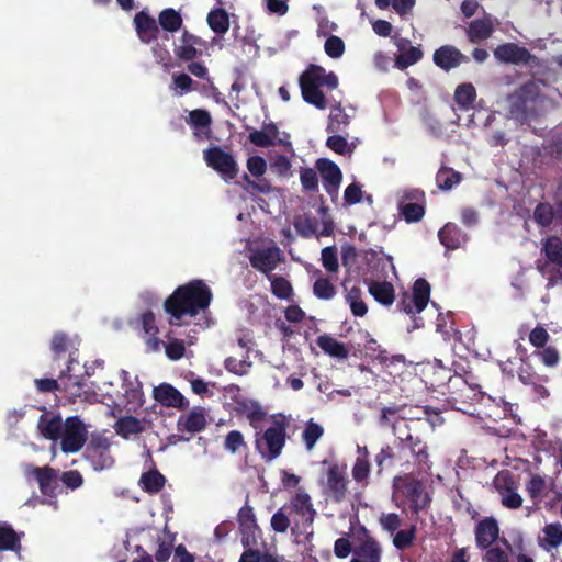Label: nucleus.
<instances>
[{
    "label": "nucleus",
    "mask_w": 562,
    "mask_h": 562,
    "mask_svg": "<svg viewBox=\"0 0 562 562\" xmlns=\"http://www.w3.org/2000/svg\"><path fill=\"white\" fill-rule=\"evenodd\" d=\"M294 228L300 236L311 238L317 232V222L310 216H301L295 220Z\"/></svg>",
    "instance_id": "obj_56"
},
{
    "label": "nucleus",
    "mask_w": 562,
    "mask_h": 562,
    "mask_svg": "<svg viewBox=\"0 0 562 562\" xmlns=\"http://www.w3.org/2000/svg\"><path fill=\"white\" fill-rule=\"evenodd\" d=\"M355 541L353 558L349 562H381V544L364 526L356 530Z\"/></svg>",
    "instance_id": "obj_12"
},
{
    "label": "nucleus",
    "mask_w": 562,
    "mask_h": 562,
    "mask_svg": "<svg viewBox=\"0 0 562 562\" xmlns=\"http://www.w3.org/2000/svg\"><path fill=\"white\" fill-rule=\"evenodd\" d=\"M395 445L398 450L400 460H403V453L408 451L413 459V464L418 472L427 473L430 471L432 463L430 461L429 447L419 435L408 431L404 437L396 436Z\"/></svg>",
    "instance_id": "obj_5"
},
{
    "label": "nucleus",
    "mask_w": 562,
    "mask_h": 562,
    "mask_svg": "<svg viewBox=\"0 0 562 562\" xmlns=\"http://www.w3.org/2000/svg\"><path fill=\"white\" fill-rule=\"evenodd\" d=\"M238 412L246 416L255 432L261 430V424L266 422L268 417V413L258 402H250L249 404L243 402L239 404Z\"/></svg>",
    "instance_id": "obj_34"
},
{
    "label": "nucleus",
    "mask_w": 562,
    "mask_h": 562,
    "mask_svg": "<svg viewBox=\"0 0 562 562\" xmlns=\"http://www.w3.org/2000/svg\"><path fill=\"white\" fill-rule=\"evenodd\" d=\"M542 252L547 261H538L537 269L541 274H548L549 285H554L558 280H562V240L560 237H547L542 246Z\"/></svg>",
    "instance_id": "obj_8"
},
{
    "label": "nucleus",
    "mask_w": 562,
    "mask_h": 562,
    "mask_svg": "<svg viewBox=\"0 0 562 562\" xmlns=\"http://www.w3.org/2000/svg\"><path fill=\"white\" fill-rule=\"evenodd\" d=\"M540 95L539 86L533 81L524 83L509 95V114L520 123H526L537 115L536 102Z\"/></svg>",
    "instance_id": "obj_4"
},
{
    "label": "nucleus",
    "mask_w": 562,
    "mask_h": 562,
    "mask_svg": "<svg viewBox=\"0 0 562 562\" xmlns=\"http://www.w3.org/2000/svg\"><path fill=\"white\" fill-rule=\"evenodd\" d=\"M323 180L324 190L333 201L338 199L339 187L342 180V172L337 164L327 159L318 158L315 164Z\"/></svg>",
    "instance_id": "obj_19"
},
{
    "label": "nucleus",
    "mask_w": 562,
    "mask_h": 562,
    "mask_svg": "<svg viewBox=\"0 0 562 562\" xmlns=\"http://www.w3.org/2000/svg\"><path fill=\"white\" fill-rule=\"evenodd\" d=\"M369 293L376 302L385 306L392 305L395 300L394 286L387 281L372 282L369 286Z\"/></svg>",
    "instance_id": "obj_38"
},
{
    "label": "nucleus",
    "mask_w": 562,
    "mask_h": 562,
    "mask_svg": "<svg viewBox=\"0 0 562 562\" xmlns=\"http://www.w3.org/2000/svg\"><path fill=\"white\" fill-rule=\"evenodd\" d=\"M187 123L194 128V136L198 139L209 138L211 135L210 126L212 117L209 111L195 109L189 112Z\"/></svg>",
    "instance_id": "obj_31"
},
{
    "label": "nucleus",
    "mask_w": 562,
    "mask_h": 562,
    "mask_svg": "<svg viewBox=\"0 0 562 562\" xmlns=\"http://www.w3.org/2000/svg\"><path fill=\"white\" fill-rule=\"evenodd\" d=\"M111 441L101 434L92 435L85 450V458L90 462L93 470L102 471L110 469L114 464V458L111 454Z\"/></svg>",
    "instance_id": "obj_11"
},
{
    "label": "nucleus",
    "mask_w": 562,
    "mask_h": 562,
    "mask_svg": "<svg viewBox=\"0 0 562 562\" xmlns=\"http://www.w3.org/2000/svg\"><path fill=\"white\" fill-rule=\"evenodd\" d=\"M461 179V173L449 167H441L436 175L437 186L442 191L451 190Z\"/></svg>",
    "instance_id": "obj_42"
},
{
    "label": "nucleus",
    "mask_w": 562,
    "mask_h": 562,
    "mask_svg": "<svg viewBox=\"0 0 562 562\" xmlns=\"http://www.w3.org/2000/svg\"><path fill=\"white\" fill-rule=\"evenodd\" d=\"M423 50L419 47L409 46L408 49L403 50L395 59V66L398 69H405L415 65L423 58Z\"/></svg>",
    "instance_id": "obj_48"
},
{
    "label": "nucleus",
    "mask_w": 562,
    "mask_h": 562,
    "mask_svg": "<svg viewBox=\"0 0 562 562\" xmlns=\"http://www.w3.org/2000/svg\"><path fill=\"white\" fill-rule=\"evenodd\" d=\"M416 530L417 528L415 525H412L405 530H397L393 533V546L400 551L406 550L414 543L416 539Z\"/></svg>",
    "instance_id": "obj_49"
},
{
    "label": "nucleus",
    "mask_w": 562,
    "mask_h": 562,
    "mask_svg": "<svg viewBox=\"0 0 562 562\" xmlns=\"http://www.w3.org/2000/svg\"><path fill=\"white\" fill-rule=\"evenodd\" d=\"M448 387L449 392L454 395L453 401L456 402H473L477 400L482 394L477 384L471 385L460 375L456 376L454 379L449 378Z\"/></svg>",
    "instance_id": "obj_27"
},
{
    "label": "nucleus",
    "mask_w": 562,
    "mask_h": 562,
    "mask_svg": "<svg viewBox=\"0 0 562 562\" xmlns=\"http://www.w3.org/2000/svg\"><path fill=\"white\" fill-rule=\"evenodd\" d=\"M280 249L277 246L254 252L249 260L252 268L268 274L273 271L280 261Z\"/></svg>",
    "instance_id": "obj_28"
},
{
    "label": "nucleus",
    "mask_w": 562,
    "mask_h": 562,
    "mask_svg": "<svg viewBox=\"0 0 562 562\" xmlns=\"http://www.w3.org/2000/svg\"><path fill=\"white\" fill-rule=\"evenodd\" d=\"M194 81L192 78L186 72H175L172 75V82L170 85V90L173 91L177 95L187 94L193 90H195Z\"/></svg>",
    "instance_id": "obj_47"
},
{
    "label": "nucleus",
    "mask_w": 562,
    "mask_h": 562,
    "mask_svg": "<svg viewBox=\"0 0 562 562\" xmlns=\"http://www.w3.org/2000/svg\"><path fill=\"white\" fill-rule=\"evenodd\" d=\"M544 538L540 542V546L550 550L552 548H558L562 543V525L559 522L549 524L543 528Z\"/></svg>",
    "instance_id": "obj_43"
},
{
    "label": "nucleus",
    "mask_w": 562,
    "mask_h": 562,
    "mask_svg": "<svg viewBox=\"0 0 562 562\" xmlns=\"http://www.w3.org/2000/svg\"><path fill=\"white\" fill-rule=\"evenodd\" d=\"M499 537V527L494 517H485L476 524L475 543L479 549L490 548Z\"/></svg>",
    "instance_id": "obj_25"
},
{
    "label": "nucleus",
    "mask_w": 562,
    "mask_h": 562,
    "mask_svg": "<svg viewBox=\"0 0 562 562\" xmlns=\"http://www.w3.org/2000/svg\"><path fill=\"white\" fill-rule=\"evenodd\" d=\"M166 483L165 476L156 469L144 472L139 479L140 488L149 494L160 492Z\"/></svg>",
    "instance_id": "obj_39"
},
{
    "label": "nucleus",
    "mask_w": 562,
    "mask_h": 562,
    "mask_svg": "<svg viewBox=\"0 0 562 562\" xmlns=\"http://www.w3.org/2000/svg\"><path fill=\"white\" fill-rule=\"evenodd\" d=\"M476 99V90L472 83H461L454 91V101L462 109H469Z\"/></svg>",
    "instance_id": "obj_44"
},
{
    "label": "nucleus",
    "mask_w": 562,
    "mask_h": 562,
    "mask_svg": "<svg viewBox=\"0 0 562 562\" xmlns=\"http://www.w3.org/2000/svg\"><path fill=\"white\" fill-rule=\"evenodd\" d=\"M434 64L445 71L457 68L469 60L460 49L453 45H442L437 48L432 56Z\"/></svg>",
    "instance_id": "obj_23"
},
{
    "label": "nucleus",
    "mask_w": 562,
    "mask_h": 562,
    "mask_svg": "<svg viewBox=\"0 0 562 562\" xmlns=\"http://www.w3.org/2000/svg\"><path fill=\"white\" fill-rule=\"evenodd\" d=\"M370 470H371V465H370L369 460H367L366 458H357L356 462L352 467V470H351L353 480L357 483H359L363 486H367Z\"/></svg>",
    "instance_id": "obj_54"
},
{
    "label": "nucleus",
    "mask_w": 562,
    "mask_h": 562,
    "mask_svg": "<svg viewBox=\"0 0 562 562\" xmlns=\"http://www.w3.org/2000/svg\"><path fill=\"white\" fill-rule=\"evenodd\" d=\"M430 299V284L426 279H417L412 289V295L404 293L397 302V308L414 316V328L423 326V319L415 315L425 310Z\"/></svg>",
    "instance_id": "obj_7"
},
{
    "label": "nucleus",
    "mask_w": 562,
    "mask_h": 562,
    "mask_svg": "<svg viewBox=\"0 0 562 562\" xmlns=\"http://www.w3.org/2000/svg\"><path fill=\"white\" fill-rule=\"evenodd\" d=\"M400 211L407 223L419 222L425 215V207L418 202H402Z\"/></svg>",
    "instance_id": "obj_50"
},
{
    "label": "nucleus",
    "mask_w": 562,
    "mask_h": 562,
    "mask_svg": "<svg viewBox=\"0 0 562 562\" xmlns=\"http://www.w3.org/2000/svg\"><path fill=\"white\" fill-rule=\"evenodd\" d=\"M243 180L247 183L248 192H257L269 194L273 191V187L266 178H260L258 181L251 180L247 173H244Z\"/></svg>",
    "instance_id": "obj_61"
},
{
    "label": "nucleus",
    "mask_w": 562,
    "mask_h": 562,
    "mask_svg": "<svg viewBox=\"0 0 562 562\" xmlns=\"http://www.w3.org/2000/svg\"><path fill=\"white\" fill-rule=\"evenodd\" d=\"M494 25L491 18L476 19L469 23L465 30L470 43L477 44L492 36Z\"/></svg>",
    "instance_id": "obj_32"
},
{
    "label": "nucleus",
    "mask_w": 562,
    "mask_h": 562,
    "mask_svg": "<svg viewBox=\"0 0 562 562\" xmlns=\"http://www.w3.org/2000/svg\"><path fill=\"white\" fill-rule=\"evenodd\" d=\"M286 508L290 513H295L301 518V525L295 521L291 527L292 535H296L300 529L305 532L306 542H311L313 532V522L317 512L313 506L311 496L305 491H299L290 501Z\"/></svg>",
    "instance_id": "obj_6"
},
{
    "label": "nucleus",
    "mask_w": 562,
    "mask_h": 562,
    "mask_svg": "<svg viewBox=\"0 0 562 562\" xmlns=\"http://www.w3.org/2000/svg\"><path fill=\"white\" fill-rule=\"evenodd\" d=\"M153 397L165 407L187 409L189 401L171 384L161 383L153 390Z\"/></svg>",
    "instance_id": "obj_22"
},
{
    "label": "nucleus",
    "mask_w": 562,
    "mask_h": 562,
    "mask_svg": "<svg viewBox=\"0 0 562 562\" xmlns=\"http://www.w3.org/2000/svg\"><path fill=\"white\" fill-rule=\"evenodd\" d=\"M286 427L288 422L282 416L274 419L266 430L255 432V449L266 462L273 461L281 456L288 438Z\"/></svg>",
    "instance_id": "obj_3"
},
{
    "label": "nucleus",
    "mask_w": 562,
    "mask_h": 562,
    "mask_svg": "<svg viewBox=\"0 0 562 562\" xmlns=\"http://www.w3.org/2000/svg\"><path fill=\"white\" fill-rule=\"evenodd\" d=\"M29 474H31L38 483L40 491L43 495L52 496L57 486V470L45 467H29Z\"/></svg>",
    "instance_id": "obj_29"
},
{
    "label": "nucleus",
    "mask_w": 562,
    "mask_h": 562,
    "mask_svg": "<svg viewBox=\"0 0 562 562\" xmlns=\"http://www.w3.org/2000/svg\"><path fill=\"white\" fill-rule=\"evenodd\" d=\"M206 424L205 408L194 406L189 413L179 416L177 429L181 432L198 434L205 429Z\"/></svg>",
    "instance_id": "obj_24"
},
{
    "label": "nucleus",
    "mask_w": 562,
    "mask_h": 562,
    "mask_svg": "<svg viewBox=\"0 0 562 562\" xmlns=\"http://www.w3.org/2000/svg\"><path fill=\"white\" fill-rule=\"evenodd\" d=\"M313 293L319 300H331L336 289L328 278H318L313 284Z\"/></svg>",
    "instance_id": "obj_52"
},
{
    "label": "nucleus",
    "mask_w": 562,
    "mask_h": 562,
    "mask_svg": "<svg viewBox=\"0 0 562 562\" xmlns=\"http://www.w3.org/2000/svg\"><path fill=\"white\" fill-rule=\"evenodd\" d=\"M64 423L65 420H63L59 414L44 411L38 418L37 428L44 438L57 441L61 436Z\"/></svg>",
    "instance_id": "obj_30"
},
{
    "label": "nucleus",
    "mask_w": 562,
    "mask_h": 562,
    "mask_svg": "<svg viewBox=\"0 0 562 562\" xmlns=\"http://www.w3.org/2000/svg\"><path fill=\"white\" fill-rule=\"evenodd\" d=\"M324 428L322 425L310 419L302 432L303 442L308 451L313 450L316 442L323 437Z\"/></svg>",
    "instance_id": "obj_45"
},
{
    "label": "nucleus",
    "mask_w": 562,
    "mask_h": 562,
    "mask_svg": "<svg viewBox=\"0 0 562 562\" xmlns=\"http://www.w3.org/2000/svg\"><path fill=\"white\" fill-rule=\"evenodd\" d=\"M300 180L304 190L316 192L318 190L317 172L312 168H302L300 171Z\"/></svg>",
    "instance_id": "obj_62"
},
{
    "label": "nucleus",
    "mask_w": 562,
    "mask_h": 562,
    "mask_svg": "<svg viewBox=\"0 0 562 562\" xmlns=\"http://www.w3.org/2000/svg\"><path fill=\"white\" fill-rule=\"evenodd\" d=\"M135 322L142 327L146 335H155L159 333L158 326L156 325L155 314L150 310L139 314Z\"/></svg>",
    "instance_id": "obj_59"
},
{
    "label": "nucleus",
    "mask_w": 562,
    "mask_h": 562,
    "mask_svg": "<svg viewBox=\"0 0 562 562\" xmlns=\"http://www.w3.org/2000/svg\"><path fill=\"white\" fill-rule=\"evenodd\" d=\"M135 31L138 38L144 44H150L158 38L159 26L158 21L150 16L147 12L140 11L135 14L133 20Z\"/></svg>",
    "instance_id": "obj_26"
},
{
    "label": "nucleus",
    "mask_w": 562,
    "mask_h": 562,
    "mask_svg": "<svg viewBox=\"0 0 562 562\" xmlns=\"http://www.w3.org/2000/svg\"><path fill=\"white\" fill-rule=\"evenodd\" d=\"M224 448L229 453H237L241 448L246 449L247 443L244 435L239 430H231L224 438Z\"/></svg>",
    "instance_id": "obj_55"
},
{
    "label": "nucleus",
    "mask_w": 562,
    "mask_h": 562,
    "mask_svg": "<svg viewBox=\"0 0 562 562\" xmlns=\"http://www.w3.org/2000/svg\"><path fill=\"white\" fill-rule=\"evenodd\" d=\"M115 432L123 439H130L132 436L139 435L145 431V426L135 416L126 415L119 418L114 426Z\"/></svg>",
    "instance_id": "obj_36"
},
{
    "label": "nucleus",
    "mask_w": 562,
    "mask_h": 562,
    "mask_svg": "<svg viewBox=\"0 0 562 562\" xmlns=\"http://www.w3.org/2000/svg\"><path fill=\"white\" fill-rule=\"evenodd\" d=\"M203 158L206 166L216 171L225 182L236 179L239 167L231 153L220 146H212L203 151Z\"/></svg>",
    "instance_id": "obj_9"
},
{
    "label": "nucleus",
    "mask_w": 562,
    "mask_h": 562,
    "mask_svg": "<svg viewBox=\"0 0 562 562\" xmlns=\"http://www.w3.org/2000/svg\"><path fill=\"white\" fill-rule=\"evenodd\" d=\"M286 505L280 507L271 517L270 525L274 532L284 533L291 526Z\"/></svg>",
    "instance_id": "obj_51"
},
{
    "label": "nucleus",
    "mask_w": 562,
    "mask_h": 562,
    "mask_svg": "<svg viewBox=\"0 0 562 562\" xmlns=\"http://www.w3.org/2000/svg\"><path fill=\"white\" fill-rule=\"evenodd\" d=\"M21 549L20 537L7 522L0 521V551H19Z\"/></svg>",
    "instance_id": "obj_41"
},
{
    "label": "nucleus",
    "mask_w": 562,
    "mask_h": 562,
    "mask_svg": "<svg viewBox=\"0 0 562 562\" xmlns=\"http://www.w3.org/2000/svg\"><path fill=\"white\" fill-rule=\"evenodd\" d=\"M324 49L328 57L340 58L346 49L345 42L337 35H330L325 41Z\"/></svg>",
    "instance_id": "obj_57"
},
{
    "label": "nucleus",
    "mask_w": 562,
    "mask_h": 562,
    "mask_svg": "<svg viewBox=\"0 0 562 562\" xmlns=\"http://www.w3.org/2000/svg\"><path fill=\"white\" fill-rule=\"evenodd\" d=\"M204 46L205 42L201 37L183 29L178 42L173 43V55L179 61L188 63L202 56Z\"/></svg>",
    "instance_id": "obj_16"
},
{
    "label": "nucleus",
    "mask_w": 562,
    "mask_h": 562,
    "mask_svg": "<svg viewBox=\"0 0 562 562\" xmlns=\"http://www.w3.org/2000/svg\"><path fill=\"white\" fill-rule=\"evenodd\" d=\"M317 346L328 356L337 359H346L349 356L348 347L329 335H321L316 339Z\"/></svg>",
    "instance_id": "obj_37"
},
{
    "label": "nucleus",
    "mask_w": 562,
    "mask_h": 562,
    "mask_svg": "<svg viewBox=\"0 0 562 562\" xmlns=\"http://www.w3.org/2000/svg\"><path fill=\"white\" fill-rule=\"evenodd\" d=\"M237 522L243 547L258 546V540L261 538L262 532L257 522L254 508L248 503L238 510Z\"/></svg>",
    "instance_id": "obj_15"
},
{
    "label": "nucleus",
    "mask_w": 562,
    "mask_h": 562,
    "mask_svg": "<svg viewBox=\"0 0 562 562\" xmlns=\"http://www.w3.org/2000/svg\"><path fill=\"white\" fill-rule=\"evenodd\" d=\"M438 238L448 250H456L467 240V235L457 224L447 223L439 229Z\"/></svg>",
    "instance_id": "obj_33"
},
{
    "label": "nucleus",
    "mask_w": 562,
    "mask_h": 562,
    "mask_svg": "<svg viewBox=\"0 0 562 562\" xmlns=\"http://www.w3.org/2000/svg\"><path fill=\"white\" fill-rule=\"evenodd\" d=\"M206 21L209 27L217 35H224L229 29V15L223 8L211 10Z\"/></svg>",
    "instance_id": "obj_40"
},
{
    "label": "nucleus",
    "mask_w": 562,
    "mask_h": 562,
    "mask_svg": "<svg viewBox=\"0 0 562 562\" xmlns=\"http://www.w3.org/2000/svg\"><path fill=\"white\" fill-rule=\"evenodd\" d=\"M520 362L517 369L518 380L524 385L531 386L538 398H547L550 395L549 390L544 386L549 382L548 375L539 374L528 358H521Z\"/></svg>",
    "instance_id": "obj_18"
},
{
    "label": "nucleus",
    "mask_w": 562,
    "mask_h": 562,
    "mask_svg": "<svg viewBox=\"0 0 562 562\" xmlns=\"http://www.w3.org/2000/svg\"><path fill=\"white\" fill-rule=\"evenodd\" d=\"M395 484L402 483L404 495L409 501V509L414 514L425 510L430 506L431 497L425 491L424 483L412 475L395 477Z\"/></svg>",
    "instance_id": "obj_14"
},
{
    "label": "nucleus",
    "mask_w": 562,
    "mask_h": 562,
    "mask_svg": "<svg viewBox=\"0 0 562 562\" xmlns=\"http://www.w3.org/2000/svg\"><path fill=\"white\" fill-rule=\"evenodd\" d=\"M322 265L329 273H335L339 269L337 249L335 246H328L322 249Z\"/></svg>",
    "instance_id": "obj_58"
},
{
    "label": "nucleus",
    "mask_w": 562,
    "mask_h": 562,
    "mask_svg": "<svg viewBox=\"0 0 562 562\" xmlns=\"http://www.w3.org/2000/svg\"><path fill=\"white\" fill-rule=\"evenodd\" d=\"M325 492L335 503H341L348 494L346 467L330 464L326 471Z\"/></svg>",
    "instance_id": "obj_17"
},
{
    "label": "nucleus",
    "mask_w": 562,
    "mask_h": 562,
    "mask_svg": "<svg viewBox=\"0 0 562 562\" xmlns=\"http://www.w3.org/2000/svg\"><path fill=\"white\" fill-rule=\"evenodd\" d=\"M183 19L179 11L167 8L158 14V26H160L166 33H176L182 29ZM164 40H169L168 34L162 36Z\"/></svg>",
    "instance_id": "obj_35"
},
{
    "label": "nucleus",
    "mask_w": 562,
    "mask_h": 562,
    "mask_svg": "<svg viewBox=\"0 0 562 562\" xmlns=\"http://www.w3.org/2000/svg\"><path fill=\"white\" fill-rule=\"evenodd\" d=\"M59 439L60 449L66 454L76 453L82 449L88 439V430L79 416H70L65 419Z\"/></svg>",
    "instance_id": "obj_10"
},
{
    "label": "nucleus",
    "mask_w": 562,
    "mask_h": 562,
    "mask_svg": "<svg viewBox=\"0 0 562 562\" xmlns=\"http://www.w3.org/2000/svg\"><path fill=\"white\" fill-rule=\"evenodd\" d=\"M326 146L339 155L351 154L352 148L348 144L346 137L341 135H331L326 139Z\"/></svg>",
    "instance_id": "obj_63"
},
{
    "label": "nucleus",
    "mask_w": 562,
    "mask_h": 562,
    "mask_svg": "<svg viewBox=\"0 0 562 562\" xmlns=\"http://www.w3.org/2000/svg\"><path fill=\"white\" fill-rule=\"evenodd\" d=\"M271 292L281 300H288L293 294V288L285 278L273 276L271 278Z\"/></svg>",
    "instance_id": "obj_53"
},
{
    "label": "nucleus",
    "mask_w": 562,
    "mask_h": 562,
    "mask_svg": "<svg viewBox=\"0 0 562 562\" xmlns=\"http://www.w3.org/2000/svg\"><path fill=\"white\" fill-rule=\"evenodd\" d=\"M303 100L319 110L327 108V101L321 87L334 90L338 87V77L335 72H326L325 68L311 64L299 78Z\"/></svg>",
    "instance_id": "obj_2"
},
{
    "label": "nucleus",
    "mask_w": 562,
    "mask_h": 562,
    "mask_svg": "<svg viewBox=\"0 0 562 562\" xmlns=\"http://www.w3.org/2000/svg\"><path fill=\"white\" fill-rule=\"evenodd\" d=\"M213 294L203 280H192L179 285L164 302L171 326L180 325L183 316L194 317L210 306Z\"/></svg>",
    "instance_id": "obj_1"
},
{
    "label": "nucleus",
    "mask_w": 562,
    "mask_h": 562,
    "mask_svg": "<svg viewBox=\"0 0 562 562\" xmlns=\"http://www.w3.org/2000/svg\"><path fill=\"white\" fill-rule=\"evenodd\" d=\"M35 386L41 393H54L55 391L71 392L77 395V392H72V387L78 390L81 387V381L78 376H74L70 373L63 375L61 372L58 375V380L52 378H41L34 380Z\"/></svg>",
    "instance_id": "obj_21"
},
{
    "label": "nucleus",
    "mask_w": 562,
    "mask_h": 562,
    "mask_svg": "<svg viewBox=\"0 0 562 562\" xmlns=\"http://www.w3.org/2000/svg\"><path fill=\"white\" fill-rule=\"evenodd\" d=\"M379 522L382 529L391 535L396 532L401 527L402 519L400 515L395 513L382 514L379 518Z\"/></svg>",
    "instance_id": "obj_64"
},
{
    "label": "nucleus",
    "mask_w": 562,
    "mask_h": 562,
    "mask_svg": "<svg viewBox=\"0 0 562 562\" xmlns=\"http://www.w3.org/2000/svg\"><path fill=\"white\" fill-rule=\"evenodd\" d=\"M494 57L501 63L514 65H529L532 60L536 59V56L532 55L526 47L519 46L515 43H505L498 45L494 49Z\"/></svg>",
    "instance_id": "obj_20"
},
{
    "label": "nucleus",
    "mask_w": 562,
    "mask_h": 562,
    "mask_svg": "<svg viewBox=\"0 0 562 562\" xmlns=\"http://www.w3.org/2000/svg\"><path fill=\"white\" fill-rule=\"evenodd\" d=\"M52 370H61L63 375L71 372V366L77 362L75 351H71V340L65 333H56L50 341Z\"/></svg>",
    "instance_id": "obj_13"
},
{
    "label": "nucleus",
    "mask_w": 562,
    "mask_h": 562,
    "mask_svg": "<svg viewBox=\"0 0 562 562\" xmlns=\"http://www.w3.org/2000/svg\"><path fill=\"white\" fill-rule=\"evenodd\" d=\"M533 220L541 226H550L553 220L557 221V205L553 207L548 202L539 203L535 209Z\"/></svg>",
    "instance_id": "obj_46"
},
{
    "label": "nucleus",
    "mask_w": 562,
    "mask_h": 562,
    "mask_svg": "<svg viewBox=\"0 0 562 562\" xmlns=\"http://www.w3.org/2000/svg\"><path fill=\"white\" fill-rule=\"evenodd\" d=\"M398 458V452L395 453L394 448L386 445L382 447L379 453L375 454L374 461L378 467V474H381L384 470V465L391 464Z\"/></svg>",
    "instance_id": "obj_60"
}]
</instances>
